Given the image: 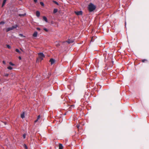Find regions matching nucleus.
I'll return each instance as SVG.
<instances>
[{
	"label": "nucleus",
	"mask_w": 149,
	"mask_h": 149,
	"mask_svg": "<svg viewBox=\"0 0 149 149\" xmlns=\"http://www.w3.org/2000/svg\"><path fill=\"white\" fill-rule=\"evenodd\" d=\"M95 6L92 3H90L88 6V9L90 12H92L95 9Z\"/></svg>",
	"instance_id": "f257e3e1"
},
{
	"label": "nucleus",
	"mask_w": 149,
	"mask_h": 149,
	"mask_svg": "<svg viewBox=\"0 0 149 149\" xmlns=\"http://www.w3.org/2000/svg\"><path fill=\"white\" fill-rule=\"evenodd\" d=\"M39 57L37 58L36 61L37 62L39 61V60H40V61H41L43 60V58L45 57L44 55L42 53H40L38 54Z\"/></svg>",
	"instance_id": "f03ea898"
},
{
	"label": "nucleus",
	"mask_w": 149,
	"mask_h": 149,
	"mask_svg": "<svg viewBox=\"0 0 149 149\" xmlns=\"http://www.w3.org/2000/svg\"><path fill=\"white\" fill-rule=\"evenodd\" d=\"M18 27V25L16 24L15 25L13 26L12 27H8L6 29V32H8L9 31L13 30L14 29H16Z\"/></svg>",
	"instance_id": "7ed1b4c3"
},
{
	"label": "nucleus",
	"mask_w": 149,
	"mask_h": 149,
	"mask_svg": "<svg viewBox=\"0 0 149 149\" xmlns=\"http://www.w3.org/2000/svg\"><path fill=\"white\" fill-rule=\"evenodd\" d=\"M74 13L77 15H81L82 14V12L81 11H74Z\"/></svg>",
	"instance_id": "20e7f679"
},
{
	"label": "nucleus",
	"mask_w": 149,
	"mask_h": 149,
	"mask_svg": "<svg viewBox=\"0 0 149 149\" xmlns=\"http://www.w3.org/2000/svg\"><path fill=\"white\" fill-rule=\"evenodd\" d=\"M51 65H53L55 62V60L52 58H51L49 61Z\"/></svg>",
	"instance_id": "39448f33"
},
{
	"label": "nucleus",
	"mask_w": 149,
	"mask_h": 149,
	"mask_svg": "<svg viewBox=\"0 0 149 149\" xmlns=\"http://www.w3.org/2000/svg\"><path fill=\"white\" fill-rule=\"evenodd\" d=\"M66 42H67L68 44H70V43H72L74 42V40H72L70 39H68L67 41H66Z\"/></svg>",
	"instance_id": "423d86ee"
},
{
	"label": "nucleus",
	"mask_w": 149,
	"mask_h": 149,
	"mask_svg": "<svg viewBox=\"0 0 149 149\" xmlns=\"http://www.w3.org/2000/svg\"><path fill=\"white\" fill-rule=\"evenodd\" d=\"M38 33L36 31H35L33 33V36L34 37H36L37 36Z\"/></svg>",
	"instance_id": "0eeeda50"
},
{
	"label": "nucleus",
	"mask_w": 149,
	"mask_h": 149,
	"mask_svg": "<svg viewBox=\"0 0 149 149\" xmlns=\"http://www.w3.org/2000/svg\"><path fill=\"white\" fill-rule=\"evenodd\" d=\"M63 147L62 144L59 143V149H63Z\"/></svg>",
	"instance_id": "6e6552de"
},
{
	"label": "nucleus",
	"mask_w": 149,
	"mask_h": 149,
	"mask_svg": "<svg viewBox=\"0 0 149 149\" xmlns=\"http://www.w3.org/2000/svg\"><path fill=\"white\" fill-rule=\"evenodd\" d=\"M40 13L39 11H37L36 12V15L37 17H38L40 16Z\"/></svg>",
	"instance_id": "1a4fd4ad"
},
{
	"label": "nucleus",
	"mask_w": 149,
	"mask_h": 149,
	"mask_svg": "<svg viewBox=\"0 0 149 149\" xmlns=\"http://www.w3.org/2000/svg\"><path fill=\"white\" fill-rule=\"evenodd\" d=\"M7 0H3L2 5V7H3L5 5Z\"/></svg>",
	"instance_id": "9d476101"
},
{
	"label": "nucleus",
	"mask_w": 149,
	"mask_h": 149,
	"mask_svg": "<svg viewBox=\"0 0 149 149\" xmlns=\"http://www.w3.org/2000/svg\"><path fill=\"white\" fill-rule=\"evenodd\" d=\"M43 19L45 20L46 22H47L48 21L47 20V19L46 17L45 16H43Z\"/></svg>",
	"instance_id": "9b49d317"
},
{
	"label": "nucleus",
	"mask_w": 149,
	"mask_h": 149,
	"mask_svg": "<svg viewBox=\"0 0 149 149\" xmlns=\"http://www.w3.org/2000/svg\"><path fill=\"white\" fill-rule=\"evenodd\" d=\"M21 117L23 118L24 117V113L23 112L21 115Z\"/></svg>",
	"instance_id": "f8f14e48"
},
{
	"label": "nucleus",
	"mask_w": 149,
	"mask_h": 149,
	"mask_svg": "<svg viewBox=\"0 0 149 149\" xmlns=\"http://www.w3.org/2000/svg\"><path fill=\"white\" fill-rule=\"evenodd\" d=\"M58 11V10L57 9H54V10L53 11V13H57Z\"/></svg>",
	"instance_id": "ddd939ff"
},
{
	"label": "nucleus",
	"mask_w": 149,
	"mask_h": 149,
	"mask_svg": "<svg viewBox=\"0 0 149 149\" xmlns=\"http://www.w3.org/2000/svg\"><path fill=\"white\" fill-rule=\"evenodd\" d=\"M53 2L54 3H55L57 5H59V4H58V3L57 2H56V1H53Z\"/></svg>",
	"instance_id": "4468645a"
},
{
	"label": "nucleus",
	"mask_w": 149,
	"mask_h": 149,
	"mask_svg": "<svg viewBox=\"0 0 149 149\" xmlns=\"http://www.w3.org/2000/svg\"><path fill=\"white\" fill-rule=\"evenodd\" d=\"M15 51L16 52L19 53H21V52L19 51V50L17 49H15Z\"/></svg>",
	"instance_id": "2eb2a0df"
},
{
	"label": "nucleus",
	"mask_w": 149,
	"mask_h": 149,
	"mask_svg": "<svg viewBox=\"0 0 149 149\" xmlns=\"http://www.w3.org/2000/svg\"><path fill=\"white\" fill-rule=\"evenodd\" d=\"M23 146L25 149H28V147L26 144H24Z\"/></svg>",
	"instance_id": "dca6fc26"
},
{
	"label": "nucleus",
	"mask_w": 149,
	"mask_h": 149,
	"mask_svg": "<svg viewBox=\"0 0 149 149\" xmlns=\"http://www.w3.org/2000/svg\"><path fill=\"white\" fill-rule=\"evenodd\" d=\"M9 75V74L8 73H5L4 75H3V76L5 77H8Z\"/></svg>",
	"instance_id": "f3484780"
},
{
	"label": "nucleus",
	"mask_w": 149,
	"mask_h": 149,
	"mask_svg": "<svg viewBox=\"0 0 149 149\" xmlns=\"http://www.w3.org/2000/svg\"><path fill=\"white\" fill-rule=\"evenodd\" d=\"M7 68L8 69L10 70H12L13 68L10 66H9Z\"/></svg>",
	"instance_id": "a211bd4d"
},
{
	"label": "nucleus",
	"mask_w": 149,
	"mask_h": 149,
	"mask_svg": "<svg viewBox=\"0 0 149 149\" xmlns=\"http://www.w3.org/2000/svg\"><path fill=\"white\" fill-rule=\"evenodd\" d=\"M7 47L8 48V49H10L11 48V47L8 45H6Z\"/></svg>",
	"instance_id": "6ab92c4d"
},
{
	"label": "nucleus",
	"mask_w": 149,
	"mask_h": 149,
	"mask_svg": "<svg viewBox=\"0 0 149 149\" xmlns=\"http://www.w3.org/2000/svg\"><path fill=\"white\" fill-rule=\"evenodd\" d=\"M5 24L4 22L1 21L0 22V24Z\"/></svg>",
	"instance_id": "aec40b11"
},
{
	"label": "nucleus",
	"mask_w": 149,
	"mask_h": 149,
	"mask_svg": "<svg viewBox=\"0 0 149 149\" xmlns=\"http://www.w3.org/2000/svg\"><path fill=\"white\" fill-rule=\"evenodd\" d=\"M9 64L11 65H12V66H14V64L13 63L11 62H9Z\"/></svg>",
	"instance_id": "412c9836"
},
{
	"label": "nucleus",
	"mask_w": 149,
	"mask_h": 149,
	"mask_svg": "<svg viewBox=\"0 0 149 149\" xmlns=\"http://www.w3.org/2000/svg\"><path fill=\"white\" fill-rule=\"evenodd\" d=\"M40 4L41 5H42V6H44V3L42 2H40Z\"/></svg>",
	"instance_id": "4be33fe9"
},
{
	"label": "nucleus",
	"mask_w": 149,
	"mask_h": 149,
	"mask_svg": "<svg viewBox=\"0 0 149 149\" xmlns=\"http://www.w3.org/2000/svg\"><path fill=\"white\" fill-rule=\"evenodd\" d=\"M19 16H20V17H21V16H24L25 15L24 14H19Z\"/></svg>",
	"instance_id": "5701e85b"
},
{
	"label": "nucleus",
	"mask_w": 149,
	"mask_h": 149,
	"mask_svg": "<svg viewBox=\"0 0 149 149\" xmlns=\"http://www.w3.org/2000/svg\"><path fill=\"white\" fill-rule=\"evenodd\" d=\"M147 60L146 59H144L143 60H142V62H144L145 61H147Z\"/></svg>",
	"instance_id": "b1692460"
},
{
	"label": "nucleus",
	"mask_w": 149,
	"mask_h": 149,
	"mask_svg": "<svg viewBox=\"0 0 149 149\" xmlns=\"http://www.w3.org/2000/svg\"><path fill=\"white\" fill-rule=\"evenodd\" d=\"M19 36L21 37H23V36L22 34L20 33L19 34Z\"/></svg>",
	"instance_id": "393cba45"
},
{
	"label": "nucleus",
	"mask_w": 149,
	"mask_h": 149,
	"mask_svg": "<svg viewBox=\"0 0 149 149\" xmlns=\"http://www.w3.org/2000/svg\"><path fill=\"white\" fill-rule=\"evenodd\" d=\"M40 118V115H38V116L37 119H38V120H39Z\"/></svg>",
	"instance_id": "a878e982"
},
{
	"label": "nucleus",
	"mask_w": 149,
	"mask_h": 149,
	"mask_svg": "<svg viewBox=\"0 0 149 149\" xmlns=\"http://www.w3.org/2000/svg\"><path fill=\"white\" fill-rule=\"evenodd\" d=\"M44 30L46 32H47L48 31V30L46 28H44Z\"/></svg>",
	"instance_id": "bb28decb"
},
{
	"label": "nucleus",
	"mask_w": 149,
	"mask_h": 149,
	"mask_svg": "<svg viewBox=\"0 0 149 149\" xmlns=\"http://www.w3.org/2000/svg\"><path fill=\"white\" fill-rule=\"evenodd\" d=\"M23 136L24 139H25L26 137V134H23Z\"/></svg>",
	"instance_id": "cd10ccee"
},
{
	"label": "nucleus",
	"mask_w": 149,
	"mask_h": 149,
	"mask_svg": "<svg viewBox=\"0 0 149 149\" xmlns=\"http://www.w3.org/2000/svg\"><path fill=\"white\" fill-rule=\"evenodd\" d=\"M36 29L38 30V31H40V29L39 28H38V27Z\"/></svg>",
	"instance_id": "c85d7f7f"
},
{
	"label": "nucleus",
	"mask_w": 149,
	"mask_h": 149,
	"mask_svg": "<svg viewBox=\"0 0 149 149\" xmlns=\"http://www.w3.org/2000/svg\"><path fill=\"white\" fill-rule=\"evenodd\" d=\"M38 120L37 119L36 120L34 121V123H36Z\"/></svg>",
	"instance_id": "c756f323"
},
{
	"label": "nucleus",
	"mask_w": 149,
	"mask_h": 149,
	"mask_svg": "<svg viewBox=\"0 0 149 149\" xmlns=\"http://www.w3.org/2000/svg\"><path fill=\"white\" fill-rule=\"evenodd\" d=\"M33 1L35 3H36L37 2V0H33Z\"/></svg>",
	"instance_id": "7c9ffc66"
},
{
	"label": "nucleus",
	"mask_w": 149,
	"mask_h": 149,
	"mask_svg": "<svg viewBox=\"0 0 149 149\" xmlns=\"http://www.w3.org/2000/svg\"><path fill=\"white\" fill-rule=\"evenodd\" d=\"M60 45L59 44V43H58V44H56V46L58 47V46H60Z\"/></svg>",
	"instance_id": "2f4dec72"
},
{
	"label": "nucleus",
	"mask_w": 149,
	"mask_h": 149,
	"mask_svg": "<svg viewBox=\"0 0 149 149\" xmlns=\"http://www.w3.org/2000/svg\"><path fill=\"white\" fill-rule=\"evenodd\" d=\"M93 37H92L91 38V41H93Z\"/></svg>",
	"instance_id": "473e14b6"
},
{
	"label": "nucleus",
	"mask_w": 149,
	"mask_h": 149,
	"mask_svg": "<svg viewBox=\"0 0 149 149\" xmlns=\"http://www.w3.org/2000/svg\"><path fill=\"white\" fill-rule=\"evenodd\" d=\"M3 63L4 64H5V61H3Z\"/></svg>",
	"instance_id": "72a5a7b5"
},
{
	"label": "nucleus",
	"mask_w": 149,
	"mask_h": 149,
	"mask_svg": "<svg viewBox=\"0 0 149 149\" xmlns=\"http://www.w3.org/2000/svg\"><path fill=\"white\" fill-rule=\"evenodd\" d=\"M19 59H20V60H21V57L20 56H19Z\"/></svg>",
	"instance_id": "f704fd0d"
},
{
	"label": "nucleus",
	"mask_w": 149,
	"mask_h": 149,
	"mask_svg": "<svg viewBox=\"0 0 149 149\" xmlns=\"http://www.w3.org/2000/svg\"><path fill=\"white\" fill-rule=\"evenodd\" d=\"M71 107H74V105H71Z\"/></svg>",
	"instance_id": "c9c22d12"
},
{
	"label": "nucleus",
	"mask_w": 149,
	"mask_h": 149,
	"mask_svg": "<svg viewBox=\"0 0 149 149\" xmlns=\"http://www.w3.org/2000/svg\"><path fill=\"white\" fill-rule=\"evenodd\" d=\"M4 82V81H1V82Z\"/></svg>",
	"instance_id": "e433bc0d"
},
{
	"label": "nucleus",
	"mask_w": 149,
	"mask_h": 149,
	"mask_svg": "<svg viewBox=\"0 0 149 149\" xmlns=\"http://www.w3.org/2000/svg\"><path fill=\"white\" fill-rule=\"evenodd\" d=\"M77 127L78 128H79V126H77Z\"/></svg>",
	"instance_id": "4c0bfd02"
},
{
	"label": "nucleus",
	"mask_w": 149,
	"mask_h": 149,
	"mask_svg": "<svg viewBox=\"0 0 149 149\" xmlns=\"http://www.w3.org/2000/svg\"><path fill=\"white\" fill-rule=\"evenodd\" d=\"M21 49V50L22 51H22V49Z\"/></svg>",
	"instance_id": "58836bf2"
},
{
	"label": "nucleus",
	"mask_w": 149,
	"mask_h": 149,
	"mask_svg": "<svg viewBox=\"0 0 149 149\" xmlns=\"http://www.w3.org/2000/svg\"><path fill=\"white\" fill-rule=\"evenodd\" d=\"M1 81V79H0V81Z\"/></svg>",
	"instance_id": "ea45409f"
}]
</instances>
